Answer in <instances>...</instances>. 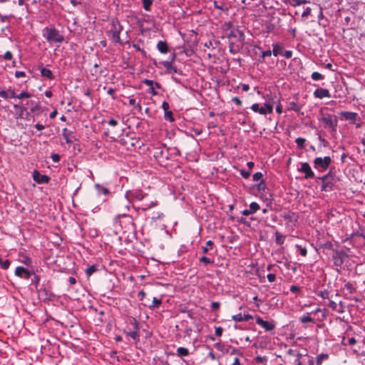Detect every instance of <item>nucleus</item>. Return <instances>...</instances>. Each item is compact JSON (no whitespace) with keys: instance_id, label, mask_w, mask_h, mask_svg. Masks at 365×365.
I'll use <instances>...</instances> for the list:
<instances>
[{"instance_id":"nucleus-1","label":"nucleus","mask_w":365,"mask_h":365,"mask_svg":"<svg viewBox=\"0 0 365 365\" xmlns=\"http://www.w3.org/2000/svg\"><path fill=\"white\" fill-rule=\"evenodd\" d=\"M115 226L118 225L123 232H133L135 225L132 216L127 214H119L114 219Z\"/></svg>"},{"instance_id":"nucleus-25","label":"nucleus","mask_w":365,"mask_h":365,"mask_svg":"<svg viewBox=\"0 0 365 365\" xmlns=\"http://www.w3.org/2000/svg\"><path fill=\"white\" fill-rule=\"evenodd\" d=\"M14 108L16 109V119H21L24 118V113L26 110V108L24 106H20L18 104H14Z\"/></svg>"},{"instance_id":"nucleus-48","label":"nucleus","mask_w":365,"mask_h":365,"mask_svg":"<svg viewBox=\"0 0 365 365\" xmlns=\"http://www.w3.org/2000/svg\"><path fill=\"white\" fill-rule=\"evenodd\" d=\"M31 96V93L27 91H22L19 95L16 96V98L23 99V98H29Z\"/></svg>"},{"instance_id":"nucleus-58","label":"nucleus","mask_w":365,"mask_h":365,"mask_svg":"<svg viewBox=\"0 0 365 365\" xmlns=\"http://www.w3.org/2000/svg\"><path fill=\"white\" fill-rule=\"evenodd\" d=\"M240 174L245 179H247L250 176L251 173L250 171L242 169L240 170Z\"/></svg>"},{"instance_id":"nucleus-61","label":"nucleus","mask_w":365,"mask_h":365,"mask_svg":"<svg viewBox=\"0 0 365 365\" xmlns=\"http://www.w3.org/2000/svg\"><path fill=\"white\" fill-rule=\"evenodd\" d=\"M12 57H13V54L11 51H6L4 55V58L6 60V61H10L12 59Z\"/></svg>"},{"instance_id":"nucleus-29","label":"nucleus","mask_w":365,"mask_h":365,"mask_svg":"<svg viewBox=\"0 0 365 365\" xmlns=\"http://www.w3.org/2000/svg\"><path fill=\"white\" fill-rule=\"evenodd\" d=\"M41 74L42 76L46 77L50 80L54 79V76L50 69L46 68H41Z\"/></svg>"},{"instance_id":"nucleus-26","label":"nucleus","mask_w":365,"mask_h":365,"mask_svg":"<svg viewBox=\"0 0 365 365\" xmlns=\"http://www.w3.org/2000/svg\"><path fill=\"white\" fill-rule=\"evenodd\" d=\"M273 112V106L272 104L267 102L264 104L263 106L260 108L259 114L266 115L267 113H272Z\"/></svg>"},{"instance_id":"nucleus-47","label":"nucleus","mask_w":365,"mask_h":365,"mask_svg":"<svg viewBox=\"0 0 365 365\" xmlns=\"http://www.w3.org/2000/svg\"><path fill=\"white\" fill-rule=\"evenodd\" d=\"M317 295L321 297L322 299H329V292L327 289L321 290L317 293Z\"/></svg>"},{"instance_id":"nucleus-30","label":"nucleus","mask_w":365,"mask_h":365,"mask_svg":"<svg viewBox=\"0 0 365 365\" xmlns=\"http://www.w3.org/2000/svg\"><path fill=\"white\" fill-rule=\"evenodd\" d=\"M302 108V106L299 105L295 101H292V102H289L287 110H294V111L298 113L301 110Z\"/></svg>"},{"instance_id":"nucleus-6","label":"nucleus","mask_w":365,"mask_h":365,"mask_svg":"<svg viewBox=\"0 0 365 365\" xmlns=\"http://www.w3.org/2000/svg\"><path fill=\"white\" fill-rule=\"evenodd\" d=\"M122 29L123 27L118 21H112L111 28L108 31V35L110 37L113 42L122 43L120 38V34Z\"/></svg>"},{"instance_id":"nucleus-2","label":"nucleus","mask_w":365,"mask_h":365,"mask_svg":"<svg viewBox=\"0 0 365 365\" xmlns=\"http://www.w3.org/2000/svg\"><path fill=\"white\" fill-rule=\"evenodd\" d=\"M42 36L50 43H62L64 41L63 36L54 27H45Z\"/></svg>"},{"instance_id":"nucleus-32","label":"nucleus","mask_w":365,"mask_h":365,"mask_svg":"<svg viewBox=\"0 0 365 365\" xmlns=\"http://www.w3.org/2000/svg\"><path fill=\"white\" fill-rule=\"evenodd\" d=\"M190 354L189 350L185 347H178L177 349V355L180 357L187 356Z\"/></svg>"},{"instance_id":"nucleus-17","label":"nucleus","mask_w":365,"mask_h":365,"mask_svg":"<svg viewBox=\"0 0 365 365\" xmlns=\"http://www.w3.org/2000/svg\"><path fill=\"white\" fill-rule=\"evenodd\" d=\"M334 245L331 241H325V242H319L317 243V251H322L323 253L326 254V250H334Z\"/></svg>"},{"instance_id":"nucleus-43","label":"nucleus","mask_w":365,"mask_h":365,"mask_svg":"<svg viewBox=\"0 0 365 365\" xmlns=\"http://www.w3.org/2000/svg\"><path fill=\"white\" fill-rule=\"evenodd\" d=\"M164 118L170 122H173L175 118L173 117V112L170 110L165 111L164 113Z\"/></svg>"},{"instance_id":"nucleus-56","label":"nucleus","mask_w":365,"mask_h":365,"mask_svg":"<svg viewBox=\"0 0 365 365\" xmlns=\"http://www.w3.org/2000/svg\"><path fill=\"white\" fill-rule=\"evenodd\" d=\"M262 173L261 172H257V173H255L254 175H253V180L254 181H258V180H262Z\"/></svg>"},{"instance_id":"nucleus-19","label":"nucleus","mask_w":365,"mask_h":365,"mask_svg":"<svg viewBox=\"0 0 365 365\" xmlns=\"http://www.w3.org/2000/svg\"><path fill=\"white\" fill-rule=\"evenodd\" d=\"M314 96L317 98L322 99L324 98H330L331 95L328 89L319 88L314 91Z\"/></svg>"},{"instance_id":"nucleus-45","label":"nucleus","mask_w":365,"mask_h":365,"mask_svg":"<svg viewBox=\"0 0 365 365\" xmlns=\"http://www.w3.org/2000/svg\"><path fill=\"white\" fill-rule=\"evenodd\" d=\"M295 247L298 251H299V253L302 256L305 257L307 255V250L305 247H302L299 245H296Z\"/></svg>"},{"instance_id":"nucleus-51","label":"nucleus","mask_w":365,"mask_h":365,"mask_svg":"<svg viewBox=\"0 0 365 365\" xmlns=\"http://www.w3.org/2000/svg\"><path fill=\"white\" fill-rule=\"evenodd\" d=\"M214 243L212 240H208L207 242H206V247H202V252L203 253H207L209 250V248L208 247H210V249L212 248V247L213 246Z\"/></svg>"},{"instance_id":"nucleus-39","label":"nucleus","mask_w":365,"mask_h":365,"mask_svg":"<svg viewBox=\"0 0 365 365\" xmlns=\"http://www.w3.org/2000/svg\"><path fill=\"white\" fill-rule=\"evenodd\" d=\"M11 264V262L9 259L3 260L2 258L0 257V267L3 269H9Z\"/></svg>"},{"instance_id":"nucleus-5","label":"nucleus","mask_w":365,"mask_h":365,"mask_svg":"<svg viewBox=\"0 0 365 365\" xmlns=\"http://www.w3.org/2000/svg\"><path fill=\"white\" fill-rule=\"evenodd\" d=\"M319 120L324 124V128H329L333 132H336L338 119L336 115L322 113Z\"/></svg>"},{"instance_id":"nucleus-49","label":"nucleus","mask_w":365,"mask_h":365,"mask_svg":"<svg viewBox=\"0 0 365 365\" xmlns=\"http://www.w3.org/2000/svg\"><path fill=\"white\" fill-rule=\"evenodd\" d=\"M266 188L267 185L264 180H261L260 182L257 185V189L258 191H264Z\"/></svg>"},{"instance_id":"nucleus-7","label":"nucleus","mask_w":365,"mask_h":365,"mask_svg":"<svg viewBox=\"0 0 365 365\" xmlns=\"http://www.w3.org/2000/svg\"><path fill=\"white\" fill-rule=\"evenodd\" d=\"M125 197L130 201H139L140 202L142 200H148V195L143 193L140 190H133L126 192Z\"/></svg>"},{"instance_id":"nucleus-44","label":"nucleus","mask_w":365,"mask_h":365,"mask_svg":"<svg viewBox=\"0 0 365 365\" xmlns=\"http://www.w3.org/2000/svg\"><path fill=\"white\" fill-rule=\"evenodd\" d=\"M250 210L253 214L256 212L259 209V205L256 202H252L250 205Z\"/></svg>"},{"instance_id":"nucleus-11","label":"nucleus","mask_w":365,"mask_h":365,"mask_svg":"<svg viewBox=\"0 0 365 365\" xmlns=\"http://www.w3.org/2000/svg\"><path fill=\"white\" fill-rule=\"evenodd\" d=\"M256 323L261 326L265 331H272L275 327L274 321H264L262 317H257L256 318Z\"/></svg>"},{"instance_id":"nucleus-12","label":"nucleus","mask_w":365,"mask_h":365,"mask_svg":"<svg viewBox=\"0 0 365 365\" xmlns=\"http://www.w3.org/2000/svg\"><path fill=\"white\" fill-rule=\"evenodd\" d=\"M298 170L304 173L305 179H311L314 177V173L312 170L311 167L308 163H302L301 164L300 168H299Z\"/></svg>"},{"instance_id":"nucleus-9","label":"nucleus","mask_w":365,"mask_h":365,"mask_svg":"<svg viewBox=\"0 0 365 365\" xmlns=\"http://www.w3.org/2000/svg\"><path fill=\"white\" fill-rule=\"evenodd\" d=\"M347 257V254L344 250H334V254L332 255L334 265L337 267H341L344 264V259Z\"/></svg>"},{"instance_id":"nucleus-36","label":"nucleus","mask_w":365,"mask_h":365,"mask_svg":"<svg viewBox=\"0 0 365 365\" xmlns=\"http://www.w3.org/2000/svg\"><path fill=\"white\" fill-rule=\"evenodd\" d=\"M129 324L132 326L133 329L135 330L139 329V323L135 317H130L129 318Z\"/></svg>"},{"instance_id":"nucleus-38","label":"nucleus","mask_w":365,"mask_h":365,"mask_svg":"<svg viewBox=\"0 0 365 365\" xmlns=\"http://www.w3.org/2000/svg\"><path fill=\"white\" fill-rule=\"evenodd\" d=\"M142 3L143 9L147 11H150L151 5L153 4V0H142Z\"/></svg>"},{"instance_id":"nucleus-18","label":"nucleus","mask_w":365,"mask_h":365,"mask_svg":"<svg viewBox=\"0 0 365 365\" xmlns=\"http://www.w3.org/2000/svg\"><path fill=\"white\" fill-rule=\"evenodd\" d=\"M158 205V202L156 200H151L150 197L148 195V200H142L140 204V207L143 210H147L154 206Z\"/></svg>"},{"instance_id":"nucleus-16","label":"nucleus","mask_w":365,"mask_h":365,"mask_svg":"<svg viewBox=\"0 0 365 365\" xmlns=\"http://www.w3.org/2000/svg\"><path fill=\"white\" fill-rule=\"evenodd\" d=\"M32 272L24 267L19 266L16 268L15 275L28 279L31 277Z\"/></svg>"},{"instance_id":"nucleus-55","label":"nucleus","mask_w":365,"mask_h":365,"mask_svg":"<svg viewBox=\"0 0 365 365\" xmlns=\"http://www.w3.org/2000/svg\"><path fill=\"white\" fill-rule=\"evenodd\" d=\"M294 215V213H290V212H287V213H284L283 215H282V217L285 220H288L289 222H292L293 221V218H292V216Z\"/></svg>"},{"instance_id":"nucleus-50","label":"nucleus","mask_w":365,"mask_h":365,"mask_svg":"<svg viewBox=\"0 0 365 365\" xmlns=\"http://www.w3.org/2000/svg\"><path fill=\"white\" fill-rule=\"evenodd\" d=\"M129 104L130 106H135L138 110H141V109H142V106L140 104V103H136L135 99H134V98H130L129 100Z\"/></svg>"},{"instance_id":"nucleus-24","label":"nucleus","mask_w":365,"mask_h":365,"mask_svg":"<svg viewBox=\"0 0 365 365\" xmlns=\"http://www.w3.org/2000/svg\"><path fill=\"white\" fill-rule=\"evenodd\" d=\"M232 319L235 322H247L250 319H252L253 317L252 315L249 314H237L232 316Z\"/></svg>"},{"instance_id":"nucleus-31","label":"nucleus","mask_w":365,"mask_h":365,"mask_svg":"<svg viewBox=\"0 0 365 365\" xmlns=\"http://www.w3.org/2000/svg\"><path fill=\"white\" fill-rule=\"evenodd\" d=\"M274 235H275L276 243L278 245H282L284 242L286 237L284 235H283L282 234H281L280 232H279L278 231L275 232Z\"/></svg>"},{"instance_id":"nucleus-59","label":"nucleus","mask_w":365,"mask_h":365,"mask_svg":"<svg viewBox=\"0 0 365 365\" xmlns=\"http://www.w3.org/2000/svg\"><path fill=\"white\" fill-rule=\"evenodd\" d=\"M40 277L37 274H34V279L31 280V284H35L36 287L39 284Z\"/></svg>"},{"instance_id":"nucleus-22","label":"nucleus","mask_w":365,"mask_h":365,"mask_svg":"<svg viewBox=\"0 0 365 365\" xmlns=\"http://www.w3.org/2000/svg\"><path fill=\"white\" fill-rule=\"evenodd\" d=\"M16 96V94L14 89H12L11 87L6 91H0V97L4 99L14 98Z\"/></svg>"},{"instance_id":"nucleus-8","label":"nucleus","mask_w":365,"mask_h":365,"mask_svg":"<svg viewBox=\"0 0 365 365\" xmlns=\"http://www.w3.org/2000/svg\"><path fill=\"white\" fill-rule=\"evenodd\" d=\"M331 163V159L329 156L324 158L317 157L314 160V167L316 169L327 170Z\"/></svg>"},{"instance_id":"nucleus-54","label":"nucleus","mask_w":365,"mask_h":365,"mask_svg":"<svg viewBox=\"0 0 365 365\" xmlns=\"http://www.w3.org/2000/svg\"><path fill=\"white\" fill-rule=\"evenodd\" d=\"M267 358L266 356H257L255 358V361L257 364H262L267 361Z\"/></svg>"},{"instance_id":"nucleus-28","label":"nucleus","mask_w":365,"mask_h":365,"mask_svg":"<svg viewBox=\"0 0 365 365\" xmlns=\"http://www.w3.org/2000/svg\"><path fill=\"white\" fill-rule=\"evenodd\" d=\"M157 48L161 53H167L168 52V43L163 41H158Z\"/></svg>"},{"instance_id":"nucleus-15","label":"nucleus","mask_w":365,"mask_h":365,"mask_svg":"<svg viewBox=\"0 0 365 365\" xmlns=\"http://www.w3.org/2000/svg\"><path fill=\"white\" fill-rule=\"evenodd\" d=\"M342 120H350L353 123L357 120H360L358 113L351 111H341L339 113Z\"/></svg>"},{"instance_id":"nucleus-57","label":"nucleus","mask_w":365,"mask_h":365,"mask_svg":"<svg viewBox=\"0 0 365 365\" xmlns=\"http://www.w3.org/2000/svg\"><path fill=\"white\" fill-rule=\"evenodd\" d=\"M281 55L284 56L286 58H290L292 56V51L289 50H287L284 51H282L281 53Z\"/></svg>"},{"instance_id":"nucleus-64","label":"nucleus","mask_w":365,"mask_h":365,"mask_svg":"<svg viewBox=\"0 0 365 365\" xmlns=\"http://www.w3.org/2000/svg\"><path fill=\"white\" fill-rule=\"evenodd\" d=\"M290 292L292 293H298L300 292L301 288L296 285H292L289 289Z\"/></svg>"},{"instance_id":"nucleus-53","label":"nucleus","mask_w":365,"mask_h":365,"mask_svg":"<svg viewBox=\"0 0 365 365\" xmlns=\"http://www.w3.org/2000/svg\"><path fill=\"white\" fill-rule=\"evenodd\" d=\"M199 260L200 262H202L205 264H210L212 262V261L210 258H208L205 256H202V257H200Z\"/></svg>"},{"instance_id":"nucleus-35","label":"nucleus","mask_w":365,"mask_h":365,"mask_svg":"<svg viewBox=\"0 0 365 365\" xmlns=\"http://www.w3.org/2000/svg\"><path fill=\"white\" fill-rule=\"evenodd\" d=\"M126 334L130 336L134 341H139L138 330L132 329L131 331L126 332Z\"/></svg>"},{"instance_id":"nucleus-63","label":"nucleus","mask_w":365,"mask_h":365,"mask_svg":"<svg viewBox=\"0 0 365 365\" xmlns=\"http://www.w3.org/2000/svg\"><path fill=\"white\" fill-rule=\"evenodd\" d=\"M146 293L143 290H140L138 294V297L139 300L143 301L145 299Z\"/></svg>"},{"instance_id":"nucleus-27","label":"nucleus","mask_w":365,"mask_h":365,"mask_svg":"<svg viewBox=\"0 0 365 365\" xmlns=\"http://www.w3.org/2000/svg\"><path fill=\"white\" fill-rule=\"evenodd\" d=\"M143 83L149 87L150 89V93L152 94V96H156L158 93L155 91L154 88V81L150 79H144L143 81Z\"/></svg>"},{"instance_id":"nucleus-20","label":"nucleus","mask_w":365,"mask_h":365,"mask_svg":"<svg viewBox=\"0 0 365 365\" xmlns=\"http://www.w3.org/2000/svg\"><path fill=\"white\" fill-rule=\"evenodd\" d=\"M62 136L66 140V143L68 144L72 143L76 140L73 131L68 130L66 128L62 130Z\"/></svg>"},{"instance_id":"nucleus-14","label":"nucleus","mask_w":365,"mask_h":365,"mask_svg":"<svg viewBox=\"0 0 365 365\" xmlns=\"http://www.w3.org/2000/svg\"><path fill=\"white\" fill-rule=\"evenodd\" d=\"M33 180L38 184L48 183L50 177L46 175H42L38 170H35L33 172Z\"/></svg>"},{"instance_id":"nucleus-3","label":"nucleus","mask_w":365,"mask_h":365,"mask_svg":"<svg viewBox=\"0 0 365 365\" xmlns=\"http://www.w3.org/2000/svg\"><path fill=\"white\" fill-rule=\"evenodd\" d=\"M153 157L160 165L166 167L169 160L168 148L162 145L155 147L153 148Z\"/></svg>"},{"instance_id":"nucleus-46","label":"nucleus","mask_w":365,"mask_h":365,"mask_svg":"<svg viewBox=\"0 0 365 365\" xmlns=\"http://www.w3.org/2000/svg\"><path fill=\"white\" fill-rule=\"evenodd\" d=\"M311 77H312V79L314 81H319V80H322L324 78V76L322 74H321L320 73L317 72V71L313 72L312 73Z\"/></svg>"},{"instance_id":"nucleus-33","label":"nucleus","mask_w":365,"mask_h":365,"mask_svg":"<svg viewBox=\"0 0 365 365\" xmlns=\"http://www.w3.org/2000/svg\"><path fill=\"white\" fill-rule=\"evenodd\" d=\"M273 50H272V54L274 56H277L278 55H281V53L282 52V47L278 43H274L272 44Z\"/></svg>"},{"instance_id":"nucleus-41","label":"nucleus","mask_w":365,"mask_h":365,"mask_svg":"<svg viewBox=\"0 0 365 365\" xmlns=\"http://www.w3.org/2000/svg\"><path fill=\"white\" fill-rule=\"evenodd\" d=\"M305 141L306 140L303 138H296L295 140V143L297 145V148H299V149H303L304 148V143H305Z\"/></svg>"},{"instance_id":"nucleus-40","label":"nucleus","mask_w":365,"mask_h":365,"mask_svg":"<svg viewBox=\"0 0 365 365\" xmlns=\"http://www.w3.org/2000/svg\"><path fill=\"white\" fill-rule=\"evenodd\" d=\"M329 355L327 354H321L317 356L316 364L317 365H322V361L324 359H328Z\"/></svg>"},{"instance_id":"nucleus-37","label":"nucleus","mask_w":365,"mask_h":365,"mask_svg":"<svg viewBox=\"0 0 365 365\" xmlns=\"http://www.w3.org/2000/svg\"><path fill=\"white\" fill-rule=\"evenodd\" d=\"M344 288L349 292V294H353L356 292V287L351 282H346L344 284Z\"/></svg>"},{"instance_id":"nucleus-52","label":"nucleus","mask_w":365,"mask_h":365,"mask_svg":"<svg viewBox=\"0 0 365 365\" xmlns=\"http://www.w3.org/2000/svg\"><path fill=\"white\" fill-rule=\"evenodd\" d=\"M328 178H332L331 171H329L327 174L318 178L322 183H324Z\"/></svg>"},{"instance_id":"nucleus-42","label":"nucleus","mask_w":365,"mask_h":365,"mask_svg":"<svg viewBox=\"0 0 365 365\" xmlns=\"http://www.w3.org/2000/svg\"><path fill=\"white\" fill-rule=\"evenodd\" d=\"M98 270L97 265H92L89 267H88L86 269V274L88 277H90L91 274H93L94 272H96Z\"/></svg>"},{"instance_id":"nucleus-10","label":"nucleus","mask_w":365,"mask_h":365,"mask_svg":"<svg viewBox=\"0 0 365 365\" xmlns=\"http://www.w3.org/2000/svg\"><path fill=\"white\" fill-rule=\"evenodd\" d=\"M37 292L38 298L43 302L53 301L55 298V295L43 286L37 289Z\"/></svg>"},{"instance_id":"nucleus-13","label":"nucleus","mask_w":365,"mask_h":365,"mask_svg":"<svg viewBox=\"0 0 365 365\" xmlns=\"http://www.w3.org/2000/svg\"><path fill=\"white\" fill-rule=\"evenodd\" d=\"M160 63L166 68V73L169 74L178 73L180 75H182V71L181 70H178L175 66H174L172 61H164L160 62Z\"/></svg>"},{"instance_id":"nucleus-34","label":"nucleus","mask_w":365,"mask_h":365,"mask_svg":"<svg viewBox=\"0 0 365 365\" xmlns=\"http://www.w3.org/2000/svg\"><path fill=\"white\" fill-rule=\"evenodd\" d=\"M309 313H306L304 315H302L300 318V322L303 324L307 323V322H314V319L309 316Z\"/></svg>"},{"instance_id":"nucleus-23","label":"nucleus","mask_w":365,"mask_h":365,"mask_svg":"<svg viewBox=\"0 0 365 365\" xmlns=\"http://www.w3.org/2000/svg\"><path fill=\"white\" fill-rule=\"evenodd\" d=\"M334 184V176L332 175V178H328L324 183L322 184L321 190L325 192L331 191L333 189Z\"/></svg>"},{"instance_id":"nucleus-60","label":"nucleus","mask_w":365,"mask_h":365,"mask_svg":"<svg viewBox=\"0 0 365 365\" xmlns=\"http://www.w3.org/2000/svg\"><path fill=\"white\" fill-rule=\"evenodd\" d=\"M328 306L334 311H336L337 304L333 300H329Z\"/></svg>"},{"instance_id":"nucleus-62","label":"nucleus","mask_w":365,"mask_h":365,"mask_svg":"<svg viewBox=\"0 0 365 365\" xmlns=\"http://www.w3.org/2000/svg\"><path fill=\"white\" fill-rule=\"evenodd\" d=\"M51 158L54 163H58L61 160V156L57 153L52 154Z\"/></svg>"},{"instance_id":"nucleus-4","label":"nucleus","mask_w":365,"mask_h":365,"mask_svg":"<svg viewBox=\"0 0 365 365\" xmlns=\"http://www.w3.org/2000/svg\"><path fill=\"white\" fill-rule=\"evenodd\" d=\"M120 143L126 148L127 150H135L137 148H140L143 143L139 138L132 137L128 135L123 136L120 139Z\"/></svg>"},{"instance_id":"nucleus-21","label":"nucleus","mask_w":365,"mask_h":365,"mask_svg":"<svg viewBox=\"0 0 365 365\" xmlns=\"http://www.w3.org/2000/svg\"><path fill=\"white\" fill-rule=\"evenodd\" d=\"M144 307H148L150 309L158 308L162 304V299L153 297L151 303L142 302Z\"/></svg>"}]
</instances>
